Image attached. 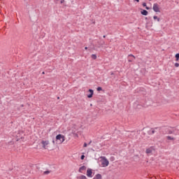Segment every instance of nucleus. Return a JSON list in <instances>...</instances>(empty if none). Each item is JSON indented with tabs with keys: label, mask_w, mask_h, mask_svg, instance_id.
<instances>
[{
	"label": "nucleus",
	"mask_w": 179,
	"mask_h": 179,
	"mask_svg": "<svg viewBox=\"0 0 179 179\" xmlns=\"http://www.w3.org/2000/svg\"><path fill=\"white\" fill-rule=\"evenodd\" d=\"M43 149H47L48 148V145H50V141H41Z\"/></svg>",
	"instance_id": "obj_5"
},
{
	"label": "nucleus",
	"mask_w": 179,
	"mask_h": 179,
	"mask_svg": "<svg viewBox=\"0 0 179 179\" xmlns=\"http://www.w3.org/2000/svg\"><path fill=\"white\" fill-rule=\"evenodd\" d=\"M97 43H98V48H101V47L106 45V42L103 40H101V41H98Z\"/></svg>",
	"instance_id": "obj_6"
},
{
	"label": "nucleus",
	"mask_w": 179,
	"mask_h": 179,
	"mask_svg": "<svg viewBox=\"0 0 179 179\" xmlns=\"http://www.w3.org/2000/svg\"><path fill=\"white\" fill-rule=\"evenodd\" d=\"M155 130L151 131V134H155Z\"/></svg>",
	"instance_id": "obj_27"
},
{
	"label": "nucleus",
	"mask_w": 179,
	"mask_h": 179,
	"mask_svg": "<svg viewBox=\"0 0 179 179\" xmlns=\"http://www.w3.org/2000/svg\"><path fill=\"white\" fill-rule=\"evenodd\" d=\"M65 141V136L62 134H58L56 136V142L58 145L64 143Z\"/></svg>",
	"instance_id": "obj_1"
},
{
	"label": "nucleus",
	"mask_w": 179,
	"mask_h": 179,
	"mask_svg": "<svg viewBox=\"0 0 179 179\" xmlns=\"http://www.w3.org/2000/svg\"><path fill=\"white\" fill-rule=\"evenodd\" d=\"M111 75H114V73H111Z\"/></svg>",
	"instance_id": "obj_34"
},
{
	"label": "nucleus",
	"mask_w": 179,
	"mask_h": 179,
	"mask_svg": "<svg viewBox=\"0 0 179 179\" xmlns=\"http://www.w3.org/2000/svg\"><path fill=\"white\" fill-rule=\"evenodd\" d=\"M83 147L84 148H87V143H85Z\"/></svg>",
	"instance_id": "obj_23"
},
{
	"label": "nucleus",
	"mask_w": 179,
	"mask_h": 179,
	"mask_svg": "<svg viewBox=\"0 0 179 179\" xmlns=\"http://www.w3.org/2000/svg\"><path fill=\"white\" fill-rule=\"evenodd\" d=\"M103 38H106V35H103Z\"/></svg>",
	"instance_id": "obj_32"
},
{
	"label": "nucleus",
	"mask_w": 179,
	"mask_h": 179,
	"mask_svg": "<svg viewBox=\"0 0 179 179\" xmlns=\"http://www.w3.org/2000/svg\"><path fill=\"white\" fill-rule=\"evenodd\" d=\"M45 72L43 71V72L42 73V75H45Z\"/></svg>",
	"instance_id": "obj_29"
},
{
	"label": "nucleus",
	"mask_w": 179,
	"mask_h": 179,
	"mask_svg": "<svg viewBox=\"0 0 179 179\" xmlns=\"http://www.w3.org/2000/svg\"><path fill=\"white\" fill-rule=\"evenodd\" d=\"M166 139H168V141H175L176 140V138L174 137H171L170 136H167Z\"/></svg>",
	"instance_id": "obj_12"
},
{
	"label": "nucleus",
	"mask_w": 179,
	"mask_h": 179,
	"mask_svg": "<svg viewBox=\"0 0 179 179\" xmlns=\"http://www.w3.org/2000/svg\"><path fill=\"white\" fill-rule=\"evenodd\" d=\"M155 152V148L154 147H150L149 148H147L145 150L146 155H152V153Z\"/></svg>",
	"instance_id": "obj_4"
},
{
	"label": "nucleus",
	"mask_w": 179,
	"mask_h": 179,
	"mask_svg": "<svg viewBox=\"0 0 179 179\" xmlns=\"http://www.w3.org/2000/svg\"><path fill=\"white\" fill-rule=\"evenodd\" d=\"M50 171H46L44 172V174H50Z\"/></svg>",
	"instance_id": "obj_17"
},
{
	"label": "nucleus",
	"mask_w": 179,
	"mask_h": 179,
	"mask_svg": "<svg viewBox=\"0 0 179 179\" xmlns=\"http://www.w3.org/2000/svg\"><path fill=\"white\" fill-rule=\"evenodd\" d=\"M101 159H102L101 161V166L103 167H107V166H108L109 164V162L108 160L107 159V158H106V157H101Z\"/></svg>",
	"instance_id": "obj_2"
},
{
	"label": "nucleus",
	"mask_w": 179,
	"mask_h": 179,
	"mask_svg": "<svg viewBox=\"0 0 179 179\" xmlns=\"http://www.w3.org/2000/svg\"><path fill=\"white\" fill-rule=\"evenodd\" d=\"M141 15H143V16H148V10H143L141 12Z\"/></svg>",
	"instance_id": "obj_10"
},
{
	"label": "nucleus",
	"mask_w": 179,
	"mask_h": 179,
	"mask_svg": "<svg viewBox=\"0 0 179 179\" xmlns=\"http://www.w3.org/2000/svg\"><path fill=\"white\" fill-rule=\"evenodd\" d=\"M57 99H59V97H57Z\"/></svg>",
	"instance_id": "obj_35"
},
{
	"label": "nucleus",
	"mask_w": 179,
	"mask_h": 179,
	"mask_svg": "<svg viewBox=\"0 0 179 179\" xmlns=\"http://www.w3.org/2000/svg\"><path fill=\"white\" fill-rule=\"evenodd\" d=\"M85 170H86V166H83L80 167L79 173H83V171H85Z\"/></svg>",
	"instance_id": "obj_9"
},
{
	"label": "nucleus",
	"mask_w": 179,
	"mask_h": 179,
	"mask_svg": "<svg viewBox=\"0 0 179 179\" xmlns=\"http://www.w3.org/2000/svg\"><path fill=\"white\" fill-rule=\"evenodd\" d=\"M143 6L146 7V3H143Z\"/></svg>",
	"instance_id": "obj_25"
},
{
	"label": "nucleus",
	"mask_w": 179,
	"mask_h": 179,
	"mask_svg": "<svg viewBox=\"0 0 179 179\" xmlns=\"http://www.w3.org/2000/svg\"><path fill=\"white\" fill-rule=\"evenodd\" d=\"M175 57H176V58H178L179 59V53H177Z\"/></svg>",
	"instance_id": "obj_22"
},
{
	"label": "nucleus",
	"mask_w": 179,
	"mask_h": 179,
	"mask_svg": "<svg viewBox=\"0 0 179 179\" xmlns=\"http://www.w3.org/2000/svg\"><path fill=\"white\" fill-rule=\"evenodd\" d=\"M96 90H97L98 92H101V90H103V88H101V87H98L97 89H96Z\"/></svg>",
	"instance_id": "obj_16"
},
{
	"label": "nucleus",
	"mask_w": 179,
	"mask_h": 179,
	"mask_svg": "<svg viewBox=\"0 0 179 179\" xmlns=\"http://www.w3.org/2000/svg\"><path fill=\"white\" fill-rule=\"evenodd\" d=\"M101 178H101V174L97 173V174L94 177L93 179H101Z\"/></svg>",
	"instance_id": "obj_11"
},
{
	"label": "nucleus",
	"mask_w": 179,
	"mask_h": 179,
	"mask_svg": "<svg viewBox=\"0 0 179 179\" xmlns=\"http://www.w3.org/2000/svg\"><path fill=\"white\" fill-rule=\"evenodd\" d=\"M80 159H81V160H84V159H85V155H81Z\"/></svg>",
	"instance_id": "obj_19"
},
{
	"label": "nucleus",
	"mask_w": 179,
	"mask_h": 179,
	"mask_svg": "<svg viewBox=\"0 0 179 179\" xmlns=\"http://www.w3.org/2000/svg\"><path fill=\"white\" fill-rule=\"evenodd\" d=\"M134 1H136V2H139V0H134Z\"/></svg>",
	"instance_id": "obj_31"
},
{
	"label": "nucleus",
	"mask_w": 179,
	"mask_h": 179,
	"mask_svg": "<svg viewBox=\"0 0 179 179\" xmlns=\"http://www.w3.org/2000/svg\"><path fill=\"white\" fill-rule=\"evenodd\" d=\"M176 62H178V57H176Z\"/></svg>",
	"instance_id": "obj_28"
},
{
	"label": "nucleus",
	"mask_w": 179,
	"mask_h": 179,
	"mask_svg": "<svg viewBox=\"0 0 179 179\" xmlns=\"http://www.w3.org/2000/svg\"><path fill=\"white\" fill-rule=\"evenodd\" d=\"M92 174H93V171H92V169H88L87 170V177L92 178Z\"/></svg>",
	"instance_id": "obj_7"
},
{
	"label": "nucleus",
	"mask_w": 179,
	"mask_h": 179,
	"mask_svg": "<svg viewBox=\"0 0 179 179\" xmlns=\"http://www.w3.org/2000/svg\"><path fill=\"white\" fill-rule=\"evenodd\" d=\"M52 143H55V141L53 140V141H52Z\"/></svg>",
	"instance_id": "obj_30"
},
{
	"label": "nucleus",
	"mask_w": 179,
	"mask_h": 179,
	"mask_svg": "<svg viewBox=\"0 0 179 179\" xmlns=\"http://www.w3.org/2000/svg\"><path fill=\"white\" fill-rule=\"evenodd\" d=\"M90 92V94L87 95L88 99H92V97H93V94H94V91L93 90H89Z\"/></svg>",
	"instance_id": "obj_8"
},
{
	"label": "nucleus",
	"mask_w": 179,
	"mask_h": 179,
	"mask_svg": "<svg viewBox=\"0 0 179 179\" xmlns=\"http://www.w3.org/2000/svg\"><path fill=\"white\" fill-rule=\"evenodd\" d=\"M91 58H92V59H97V56H96V55H91Z\"/></svg>",
	"instance_id": "obj_14"
},
{
	"label": "nucleus",
	"mask_w": 179,
	"mask_h": 179,
	"mask_svg": "<svg viewBox=\"0 0 179 179\" xmlns=\"http://www.w3.org/2000/svg\"><path fill=\"white\" fill-rule=\"evenodd\" d=\"M153 19H155V20H157V22H160V18H159L157 16L155 15L153 17Z\"/></svg>",
	"instance_id": "obj_15"
},
{
	"label": "nucleus",
	"mask_w": 179,
	"mask_h": 179,
	"mask_svg": "<svg viewBox=\"0 0 179 179\" xmlns=\"http://www.w3.org/2000/svg\"><path fill=\"white\" fill-rule=\"evenodd\" d=\"M152 9L154 12H156V13H160V8L159 7V4L157 3L153 4Z\"/></svg>",
	"instance_id": "obj_3"
},
{
	"label": "nucleus",
	"mask_w": 179,
	"mask_h": 179,
	"mask_svg": "<svg viewBox=\"0 0 179 179\" xmlns=\"http://www.w3.org/2000/svg\"><path fill=\"white\" fill-rule=\"evenodd\" d=\"M169 134H174V131H171V130H169Z\"/></svg>",
	"instance_id": "obj_18"
},
{
	"label": "nucleus",
	"mask_w": 179,
	"mask_h": 179,
	"mask_svg": "<svg viewBox=\"0 0 179 179\" xmlns=\"http://www.w3.org/2000/svg\"><path fill=\"white\" fill-rule=\"evenodd\" d=\"M145 9H147V10H149V9H150V8L146 6V7H145Z\"/></svg>",
	"instance_id": "obj_26"
},
{
	"label": "nucleus",
	"mask_w": 179,
	"mask_h": 179,
	"mask_svg": "<svg viewBox=\"0 0 179 179\" xmlns=\"http://www.w3.org/2000/svg\"><path fill=\"white\" fill-rule=\"evenodd\" d=\"M85 50H87V47H85Z\"/></svg>",
	"instance_id": "obj_33"
},
{
	"label": "nucleus",
	"mask_w": 179,
	"mask_h": 179,
	"mask_svg": "<svg viewBox=\"0 0 179 179\" xmlns=\"http://www.w3.org/2000/svg\"><path fill=\"white\" fill-rule=\"evenodd\" d=\"M78 179H87L85 176L82 175L81 176L78 177Z\"/></svg>",
	"instance_id": "obj_13"
},
{
	"label": "nucleus",
	"mask_w": 179,
	"mask_h": 179,
	"mask_svg": "<svg viewBox=\"0 0 179 179\" xmlns=\"http://www.w3.org/2000/svg\"><path fill=\"white\" fill-rule=\"evenodd\" d=\"M129 57H132L134 58V59H135V57L134 56V55H129Z\"/></svg>",
	"instance_id": "obj_21"
},
{
	"label": "nucleus",
	"mask_w": 179,
	"mask_h": 179,
	"mask_svg": "<svg viewBox=\"0 0 179 179\" xmlns=\"http://www.w3.org/2000/svg\"><path fill=\"white\" fill-rule=\"evenodd\" d=\"M133 61H134V59H129L128 60L129 62H132Z\"/></svg>",
	"instance_id": "obj_24"
},
{
	"label": "nucleus",
	"mask_w": 179,
	"mask_h": 179,
	"mask_svg": "<svg viewBox=\"0 0 179 179\" xmlns=\"http://www.w3.org/2000/svg\"><path fill=\"white\" fill-rule=\"evenodd\" d=\"M175 66H176V68H178L179 64H178V63H176V64H175Z\"/></svg>",
	"instance_id": "obj_20"
}]
</instances>
